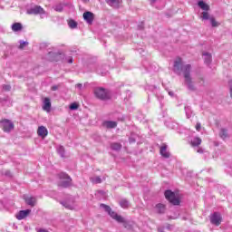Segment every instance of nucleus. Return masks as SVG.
<instances>
[{
  "label": "nucleus",
  "instance_id": "1",
  "mask_svg": "<svg viewBox=\"0 0 232 232\" xmlns=\"http://www.w3.org/2000/svg\"><path fill=\"white\" fill-rule=\"evenodd\" d=\"M174 72H176V73H180V72H182L185 77V82L189 90H195V87L193 86V82L191 81V76L189 75L191 72L190 64L184 65L182 63V58L178 57L174 61Z\"/></svg>",
  "mask_w": 232,
  "mask_h": 232
},
{
  "label": "nucleus",
  "instance_id": "2",
  "mask_svg": "<svg viewBox=\"0 0 232 232\" xmlns=\"http://www.w3.org/2000/svg\"><path fill=\"white\" fill-rule=\"evenodd\" d=\"M101 208H103V209L110 215V217H111V218H113V220H116V222H119L120 224H124V227H126V219H124L122 216L117 214V212L112 211L110 206L102 204Z\"/></svg>",
  "mask_w": 232,
  "mask_h": 232
},
{
  "label": "nucleus",
  "instance_id": "3",
  "mask_svg": "<svg viewBox=\"0 0 232 232\" xmlns=\"http://www.w3.org/2000/svg\"><path fill=\"white\" fill-rule=\"evenodd\" d=\"M94 95L97 99H100V101H108V99L111 97L110 91L102 87H96L94 89Z\"/></svg>",
  "mask_w": 232,
  "mask_h": 232
},
{
  "label": "nucleus",
  "instance_id": "4",
  "mask_svg": "<svg viewBox=\"0 0 232 232\" xmlns=\"http://www.w3.org/2000/svg\"><path fill=\"white\" fill-rule=\"evenodd\" d=\"M165 198L174 206H179L180 204V197H179V194H175V192L171 190L165 191Z\"/></svg>",
  "mask_w": 232,
  "mask_h": 232
},
{
  "label": "nucleus",
  "instance_id": "5",
  "mask_svg": "<svg viewBox=\"0 0 232 232\" xmlns=\"http://www.w3.org/2000/svg\"><path fill=\"white\" fill-rule=\"evenodd\" d=\"M60 177V183L59 186L62 188H69L72 185V178L68 176V174L62 172L59 174Z\"/></svg>",
  "mask_w": 232,
  "mask_h": 232
},
{
  "label": "nucleus",
  "instance_id": "6",
  "mask_svg": "<svg viewBox=\"0 0 232 232\" xmlns=\"http://www.w3.org/2000/svg\"><path fill=\"white\" fill-rule=\"evenodd\" d=\"M0 126L3 131H5V133H10V131H12V130H14V122H12V121L8 119L2 120L0 121Z\"/></svg>",
  "mask_w": 232,
  "mask_h": 232
},
{
  "label": "nucleus",
  "instance_id": "7",
  "mask_svg": "<svg viewBox=\"0 0 232 232\" xmlns=\"http://www.w3.org/2000/svg\"><path fill=\"white\" fill-rule=\"evenodd\" d=\"M26 14H28L29 15H44L46 12H44V9H43L41 5H34V7L27 9Z\"/></svg>",
  "mask_w": 232,
  "mask_h": 232
},
{
  "label": "nucleus",
  "instance_id": "8",
  "mask_svg": "<svg viewBox=\"0 0 232 232\" xmlns=\"http://www.w3.org/2000/svg\"><path fill=\"white\" fill-rule=\"evenodd\" d=\"M210 222H211V224H213L214 226H220V224H222V216L220 215V213H218V212H214V213L210 216Z\"/></svg>",
  "mask_w": 232,
  "mask_h": 232
},
{
  "label": "nucleus",
  "instance_id": "9",
  "mask_svg": "<svg viewBox=\"0 0 232 232\" xmlns=\"http://www.w3.org/2000/svg\"><path fill=\"white\" fill-rule=\"evenodd\" d=\"M83 19L88 24H92L93 20L95 19V14L90 11H86L83 13Z\"/></svg>",
  "mask_w": 232,
  "mask_h": 232
},
{
  "label": "nucleus",
  "instance_id": "10",
  "mask_svg": "<svg viewBox=\"0 0 232 232\" xmlns=\"http://www.w3.org/2000/svg\"><path fill=\"white\" fill-rule=\"evenodd\" d=\"M37 135L42 139H46V137H48V129L43 125L39 126L37 129Z\"/></svg>",
  "mask_w": 232,
  "mask_h": 232
},
{
  "label": "nucleus",
  "instance_id": "11",
  "mask_svg": "<svg viewBox=\"0 0 232 232\" xmlns=\"http://www.w3.org/2000/svg\"><path fill=\"white\" fill-rule=\"evenodd\" d=\"M30 213H32V210H30V209L21 210L15 215V217H16L17 220H23V219L26 218V217H28V215Z\"/></svg>",
  "mask_w": 232,
  "mask_h": 232
},
{
  "label": "nucleus",
  "instance_id": "12",
  "mask_svg": "<svg viewBox=\"0 0 232 232\" xmlns=\"http://www.w3.org/2000/svg\"><path fill=\"white\" fill-rule=\"evenodd\" d=\"M43 111H47V113H50V111H52V102H50L49 98H44Z\"/></svg>",
  "mask_w": 232,
  "mask_h": 232
},
{
  "label": "nucleus",
  "instance_id": "13",
  "mask_svg": "<svg viewBox=\"0 0 232 232\" xmlns=\"http://www.w3.org/2000/svg\"><path fill=\"white\" fill-rule=\"evenodd\" d=\"M160 155H162V157H164L165 159H169V152H168V146H167L166 144H163V145L160 147Z\"/></svg>",
  "mask_w": 232,
  "mask_h": 232
},
{
  "label": "nucleus",
  "instance_id": "14",
  "mask_svg": "<svg viewBox=\"0 0 232 232\" xmlns=\"http://www.w3.org/2000/svg\"><path fill=\"white\" fill-rule=\"evenodd\" d=\"M202 58L204 60L205 64H211L212 56L210 53L203 52Z\"/></svg>",
  "mask_w": 232,
  "mask_h": 232
},
{
  "label": "nucleus",
  "instance_id": "15",
  "mask_svg": "<svg viewBox=\"0 0 232 232\" xmlns=\"http://www.w3.org/2000/svg\"><path fill=\"white\" fill-rule=\"evenodd\" d=\"M109 6H112V8H119V5H121V1L119 0H105Z\"/></svg>",
  "mask_w": 232,
  "mask_h": 232
},
{
  "label": "nucleus",
  "instance_id": "16",
  "mask_svg": "<svg viewBox=\"0 0 232 232\" xmlns=\"http://www.w3.org/2000/svg\"><path fill=\"white\" fill-rule=\"evenodd\" d=\"M191 146L195 147V146H200V144H202V140L198 137H195L191 140L190 141Z\"/></svg>",
  "mask_w": 232,
  "mask_h": 232
},
{
  "label": "nucleus",
  "instance_id": "17",
  "mask_svg": "<svg viewBox=\"0 0 232 232\" xmlns=\"http://www.w3.org/2000/svg\"><path fill=\"white\" fill-rule=\"evenodd\" d=\"M103 126L105 128H110V129L117 128V122L116 121H104Z\"/></svg>",
  "mask_w": 232,
  "mask_h": 232
},
{
  "label": "nucleus",
  "instance_id": "18",
  "mask_svg": "<svg viewBox=\"0 0 232 232\" xmlns=\"http://www.w3.org/2000/svg\"><path fill=\"white\" fill-rule=\"evenodd\" d=\"M24 200L28 206H35V202L37 201V199H35L34 197L24 198Z\"/></svg>",
  "mask_w": 232,
  "mask_h": 232
},
{
  "label": "nucleus",
  "instance_id": "19",
  "mask_svg": "<svg viewBox=\"0 0 232 232\" xmlns=\"http://www.w3.org/2000/svg\"><path fill=\"white\" fill-rule=\"evenodd\" d=\"M198 6H199V8H201V10H204L205 12H208V10H209V5L202 0L198 3Z\"/></svg>",
  "mask_w": 232,
  "mask_h": 232
},
{
  "label": "nucleus",
  "instance_id": "20",
  "mask_svg": "<svg viewBox=\"0 0 232 232\" xmlns=\"http://www.w3.org/2000/svg\"><path fill=\"white\" fill-rule=\"evenodd\" d=\"M13 32H21L23 30V24L21 23H14L12 25Z\"/></svg>",
  "mask_w": 232,
  "mask_h": 232
},
{
  "label": "nucleus",
  "instance_id": "21",
  "mask_svg": "<svg viewBox=\"0 0 232 232\" xmlns=\"http://www.w3.org/2000/svg\"><path fill=\"white\" fill-rule=\"evenodd\" d=\"M157 213H164L166 211V206L164 204L156 205Z\"/></svg>",
  "mask_w": 232,
  "mask_h": 232
},
{
  "label": "nucleus",
  "instance_id": "22",
  "mask_svg": "<svg viewBox=\"0 0 232 232\" xmlns=\"http://www.w3.org/2000/svg\"><path fill=\"white\" fill-rule=\"evenodd\" d=\"M120 206L121 208H122L123 209H127V208H130V201L127 199H121L120 201Z\"/></svg>",
  "mask_w": 232,
  "mask_h": 232
},
{
  "label": "nucleus",
  "instance_id": "23",
  "mask_svg": "<svg viewBox=\"0 0 232 232\" xmlns=\"http://www.w3.org/2000/svg\"><path fill=\"white\" fill-rule=\"evenodd\" d=\"M90 180L92 184H101V182H102V179H101L99 176L92 177Z\"/></svg>",
  "mask_w": 232,
  "mask_h": 232
},
{
  "label": "nucleus",
  "instance_id": "24",
  "mask_svg": "<svg viewBox=\"0 0 232 232\" xmlns=\"http://www.w3.org/2000/svg\"><path fill=\"white\" fill-rule=\"evenodd\" d=\"M219 137H221V139L223 140L227 139V130L221 129L219 132Z\"/></svg>",
  "mask_w": 232,
  "mask_h": 232
},
{
  "label": "nucleus",
  "instance_id": "25",
  "mask_svg": "<svg viewBox=\"0 0 232 232\" xmlns=\"http://www.w3.org/2000/svg\"><path fill=\"white\" fill-rule=\"evenodd\" d=\"M111 150H114L115 151H119V150H121L122 148V145H121L120 143H111Z\"/></svg>",
  "mask_w": 232,
  "mask_h": 232
},
{
  "label": "nucleus",
  "instance_id": "26",
  "mask_svg": "<svg viewBox=\"0 0 232 232\" xmlns=\"http://www.w3.org/2000/svg\"><path fill=\"white\" fill-rule=\"evenodd\" d=\"M68 25L73 30L74 28H77V22H75V20H69Z\"/></svg>",
  "mask_w": 232,
  "mask_h": 232
},
{
  "label": "nucleus",
  "instance_id": "27",
  "mask_svg": "<svg viewBox=\"0 0 232 232\" xmlns=\"http://www.w3.org/2000/svg\"><path fill=\"white\" fill-rule=\"evenodd\" d=\"M209 21L213 27H217V26L220 25V24H218V22L215 21V17H213V16H210Z\"/></svg>",
  "mask_w": 232,
  "mask_h": 232
},
{
  "label": "nucleus",
  "instance_id": "28",
  "mask_svg": "<svg viewBox=\"0 0 232 232\" xmlns=\"http://www.w3.org/2000/svg\"><path fill=\"white\" fill-rule=\"evenodd\" d=\"M57 152L59 153V155H61V157H64V147L59 146L57 148Z\"/></svg>",
  "mask_w": 232,
  "mask_h": 232
},
{
  "label": "nucleus",
  "instance_id": "29",
  "mask_svg": "<svg viewBox=\"0 0 232 232\" xmlns=\"http://www.w3.org/2000/svg\"><path fill=\"white\" fill-rule=\"evenodd\" d=\"M201 18L205 21H208V19H210L211 16H209V13L208 12H203L202 13V15H201Z\"/></svg>",
  "mask_w": 232,
  "mask_h": 232
},
{
  "label": "nucleus",
  "instance_id": "30",
  "mask_svg": "<svg viewBox=\"0 0 232 232\" xmlns=\"http://www.w3.org/2000/svg\"><path fill=\"white\" fill-rule=\"evenodd\" d=\"M27 44H28V42L20 41V45H19L20 50H23L24 46H27Z\"/></svg>",
  "mask_w": 232,
  "mask_h": 232
},
{
  "label": "nucleus",
  "instance_id": "31",
  "mask_svg": "<svg viewBox=\"0 0 232 232\" xmlns=\"http://www.w3.org/2000/svg\"><path fill=\"white\" fill-rule=\"evenodd\" d=\"M79 108V104L77 102H73L70 105V110H77Z\"/></svg>",
  "mask_w": 232,
  "mask_h": 232
},
{
  "label": "nucleus",
  "instance_id": "32",
  "mask_svg": "<svg viewBox=\"0 0 232 232\" xmlns=\"http://www.w3.org/2000/svg\"><path fill=\"white\" fill-rule=\"evenodd\" d=\"M54 9L56 12H63V5H56Z\"/></svg>",
  "mask_w": 232,
  "mask_h": 232
},
{
  "label": "nucleus",
  "instance_id": "33",
  "mask_svg": "<svg viewBox=\"0 0 232 232\" xmlns=\"http://www.w3.org/2000/svg\"><path fill=\"white\" fill-rule=\"evenodd\" d=\"M198 86H203L204 85V79H202V78H199L198 80Z\"/></svg>",
  "mask_w": 232,
  "mask_h": 232
},
{
  "label": "nucleus",
  "instance_id": "34",
  "mask_svg": "<svg viewBox=\"0 0 232 232\" xmlns=\"http://www.w3.org/2000/svg\"><path fill=\"white\" fill-rule=\"evenodd\" d=\"M12 87H10V85H4L3 86V90H5V92H10Z\"/></svg>",
  "mask_w": 232,
  "mask_h": 232
},
{
  "label": "nucleus",
  "instance_id": "35",
  "mask_svg": "<svg viewBox=\"0 0 232 232\" xmlns=\"http://www.w3.org/2000/svg\"><path fill=\"white\" fill-rule=\"evenodd\" d=\"M200 128H201V125H200V123H197L196 124V130H197V131H200Z\"/></svg>",
  "mask_w": 232,
  "mask_h": 232
},
{
  "label": "nucleus",
  "instance_id": "36",
  "mask_svg": "<svg viewBox=\"0 0 232 232\" xmlns=\"http://www.w3.org/2000/svg\"><path fill=\"white\" fill-rule=\"evenodd\" d=\"M229 86H230V96L232 98V81L229 82Z\"/></svg>",
  "mask_w": 232,
  "mask_h": 232
},
{
  "label": "nucleus",
  "instance_id": "37",
  "mask_svg": "<svg viewBox=\"0 0 232 232\" xmlns=\"http://www.w3.org/2000/svg\"><path fill=\"white\" fill-rule=\"evenodd\" d=\"M76 88H79V90H81L82 88V84L81 83L76 84Z\"/></svg>",
  "mask_w": 232,
  "mask_h": 232
},
{
  "label": "nucleus",
  "instance_id": "38",
  "mask_svg": "<svg viewBox=\"0 0 232 232\" xmlns=\"http://www.w3.org/2000/svg\"><path fill=\"white\" fill-rule=\"evenodd\" d=\"M197 152H198V153H204V150H203L202 149H198V150H197Z\"/></svg>",
  "mask_w": 232,
  "mask_h": 232
},
{
  "label": "nucleus",
  "instance_id": "39",
  "mask_svg": "<svg viewBox=\"0 0 232 232\" xmlns=\"http://www.w3.org/2000/svg\"><path fill=\"white\" fill-rule=\"evenodd\" d=\"M150 5H155V3H157V0H150Z\"/></svg>",
  "mask_w": 232,
  "mask_h": 232
},
{
  "label": "nucleus",
  "instance_id": "40",
  "mask_svg": "<svg viewBox=\"0 0 232 232\" xmlns=\"http://www.w3.org/2000/svg\"><path fill=\"white\" fill-rule=\"evenodd\" d=\"M68 63H69L70 64H72V63H73V59H72V58H69Z\"/></svg>",
  "mask_w": 232,
  "mask_h": 232
},
{
  "label": "nucleus",
  "instance_id": "41",
  "mask_svg": "<svg viewBox=\"0 0 232 232\" xmlns=\"http://www.w3.org/2000/svg\"><path fill=\"white\" fill-rule=\"evenodd\" d=\"M52 90H53V92H55L57 90V86H53Z\"/></svg>",
  "mask_w": 232,
  "mask_h": 232
},
{
  "label": "nucleus",
  "instance_id": "42",
  "mask_svg": "<svg viewBox=\"0 0 232 232\" xmlns=\"http://www.w3.org/2000/svg\"><path fill=\"white\" fill-rule=\"evenodd\" d=\"M63 206H65L68 209H72V207L66 204H63Z\"/></svg>",
  "mask_w": 232,
  "mask_h": 232
},
{
  "label": "nucleus",
  "instance_id": "43",
  "mask_svg": "<svg viewBox=\"0 0 232 232\" xmlns=\"http://www.w3.org/2000/svg\"><path fill=\"white\" fill-rule=\"evenodd\" d=\"M130 142H135V139H133V138H130Z\"/></svg>",
  "mask_w": 232,
  "mask_h": 232
},
{
  "label": "nucleus",
  "instance_id": "44",
  "mask_svg": "<svg viewBox=\"0 0 232 232\" xmlns=\"http://www.w3.org/2000/svg\"><path fill=\"white\" fill-rule=\"evenodd\" d=\"M82 3H90V0H82Z\"/></svg>",
  "mask_w": 232,
  "mask_h": 232
},
{
  "label": "nucleus",
  "instance_id": "45",
  "mask_svg": "<svg viewBox=\"0 0 232 232\" xmlns=\"http://www.w3.org/2000/svg\"><path fill=\"white\" fill-rule=\"evenodd\" d=\"M169 94L171 97H173V92H169Z\"/></svg>",
  "mask_w": 232,
  "mask_h": 232
},
{
  "label": "nucleus",
  "instance_id": "46",
  "mask_svg": "<svg viewBox=\"0 0 232 232\" xmlns=\"http://www.w3.org/2000/svg\"><path fill=\"white\" fill-rule=\"evenodd\" d=\"M185 110H186V113H188V110H189V108L187 107L185 108Z\"/></svg>",
  "mask_w": 232,
  "mask_h": 232
},
{
  "label": "nucleus",
  "instance_id": "47",
  "mask_svg": "<svg viewBox=\"0 0 232 232\" xmlns=\"http://www.w3.org/2000/svg\"><path fill=\"white\" fill-rule=\"evenodd\" d=\"M3 206V201H0V208Z\"/></svg>",
  "mask_w": 232,
  "mask_h": 232
},
{
  "label": "nucleus",
  "instance_id": "48",
  "mask_svg": "<svg viewBox=\"0 0 232 232\" xmlns=\"http://www.w3.org/2000/svg\"><path fill=\"white\" fill-rule=\"evenodd\" d=\"M188 119H189V115L187 114Z\"/></svg>",
  "mask_w": 232,
  "mask_h": 232
}]
</instances>
